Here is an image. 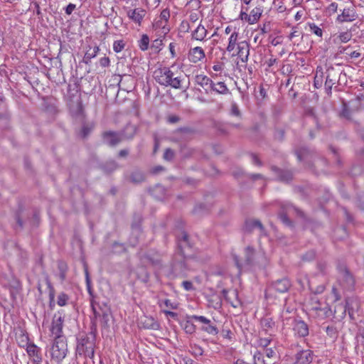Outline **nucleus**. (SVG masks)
Segmentation results:
<instances>
[{
  "label": "nucleus",
  "instance_id": "f257e3e1",
  "mask_svg": "<svg viewBox=\"0 0 364 364\" xmlns=\"http://www.w3.org/2000/svg\"><path fill=\"white\" fill-rule=\"evenodd\" d=\"M95 348V336L90 334H80L77 338L76 355L83 358H93Z\"/></svg>",
  "mask_w": 364,
  "mask_h": 364
},
{
  "label": "nucleus",
  "instance_id": "f03ea898",
  "mask_svg": "<svg viewBox=\"0 0 364 364\" xmlns=\"http://www.w3.org/2000/svg\"><path fill=\"white\" fill-rule=\"evenodd\" d=\"M67 353L68 345L65 338H55L54 342L50 350L51 358L56 363H59L65 358Z\"/></svg>",
  "mask_w": 364,
  "mask_h": 364
},
{
  "label": "nucleus",
  "instance_id": "7ed1b4c3",
  "mask_svg": "<svg viewBox=\"0 0 364 364\" xmlns=\"http://www.w3.org/2000/svg\"><path fill=\"white\" fill-rule=\"evenodd\" d=\"M91 307L95 320H100L103 325H107L110 310L109 306L104 302L100 303L94 299L91 301Z\"/></svg>",
  "mask_w": 364,
  "mask_h": 364
},
{
  "label": "nucleus",
  "instance_id": "20e7f679",
  "mask_svg": "<svg viewBox=\"0 0 364 364\" xmlns=\"http://www.w3.org/2000/svg\"><path fill=\"white\" fill-rule=\"evenodd\" d=\"M133 134L126 136L123 132H117L113 131H105L102 134L103 144L109 146H115L125 139H131Z\"/></svg>",
  "mask_w": 364,
  "mask_h": 364
},
{
  "label": "nucleus",
  "instance_id": "39448f33",
  "mask_svg": "<svg viewBox=\"0 0 364 364\" xmlns=\"http://www.w3.org/2000/svg\"><path fill=\"white\" fill-rule=\"evenodd\" d=\"M294 215L300 217L304 216V213L299 209L291 205L287 204L282 206V210L279 213V217L284 225L287 226H292V223L289 220V217Z\"/></svg>",
  "mask_w": 364,
  "mask_h": 364
},
{
  "label": "nucleus",
  "instance_id": "423d86ee",
  "mask_svg": "<svg viewBox=\"0 0 364 364\" xmlns=\"http://www.w3.org/2000/svg\"><path fill=\"white\" fill-rule=\"evenodd\" d=\"M341 73V72L340 70L336 69L333 66H329L326 68L325 88L328 94L331 93L332 87L338 81Z\"/></svg>",
  "mask_w": 364,
  "mask_h": 364
},
{
  "label": "nucleus",
  "instance_id": "0eeeda50",
  "mask_svg": "<svg viewBox=\"0 0 364 364\" xmlns=\"http://www.w3.org/2000/svg\"><path fill=\"white\" fill-rule=\"evenodd\" d=\"M247 11V8L242 7L240 14V18L242 21H247L250 24L257 23L262 14V9L260 7L254 8L249 14Z\"/></svg>",
  "mask_w": 364,
  "mask_h": 364
},
{
  "label": "nucleus",
  "instance_id": "6e6552de",
  "mask_svg": "<svg viewBox=\"0 0 364 364\" xmlns=\"http://www.w3.org/2000/svg\"><path fill=\"white\" fill-rule=\"evenodd\" d=\"M191 319H194L204 324L201 330L208 333V334L216 336L219 331L216 326L213 325L210 320L203 316L193 315L188 317Z\"/></svg>",
  "mask_w": 364,
  "mask_h": 364
},
{
  "label": "nucleus",
  "instance_id": "1a4fd4ad",
  "mask_svg": "<svg viewBox=\"0 0 364 364\" xmlns=\"http://www.w3.org/2000/svg\"><path fill=\"white\" fill-rule=\"evenodd\" d=\"M63 321L64 316L61 312L58 311L54 314L51 323L50 331L52 334L55 336V338L63 337L61 335L63 332Z\"/></svg>",
  "mask_w": 364,
  "mask_h": 364
},
{
  "label": "nucleus",
  "instance_id": "9d476101",
  "mask_svg": "<svg viewBox=\"0 0 364 364\" xmlns=\"http://www.w3.org/2000/svg\"><path fill=\"white\" fill-rule=\"evenodd\" d=\"M341 14L336 18V21L338 23L352 22L358 17L355 8L351 4L349 6L341 9Z\"/></svg>",
  "mask_w": 364,
  "mask_h": 364
},
{
  "label": "nucleus",
  "instance_id": "9b49d317",
  "mask_svg": "<svg viewBox=\"0 0 364 364\" xmlns=\"http://www.w3.org/2000/svg\"><path fill=\"white\" fill-rule=\"evenodd\" d=\"M222 293L225 300L229 302L232 307L237 308L241 305V301L238 298V291L237 289L231 291L223 289Z\"/></svg>",
  "mask_w": 364,
  "mask_h": 364
},
{
  "label": "nucleus",
  "instance_id": "f8f14e48",
  "mask_svg": "<svg viewBox=\"0 0 364 364\" xmlns=\"http://www.w3.org/2000/svg\"><path fill=\"white\" fill-rule=\"evenodd\" d=\"M195 82L200 85L206 94L211 93L213 88V80L205 75H197L195 77Z\"/></svg>",
  "mask_w": 364,
  "mask_h": 364
},
{
  "label": "nucleus",
  "instance_id": "ddd939ff",
  "mask_svg": "<svg viewBox=\"0 0 364 364\" xmlns=\"http://www.w3.org/2000/svg\"><path fill=\"white\" fill-rule=\"evenodd\" d=\"M236 55L242 63H247L250 55V45L246 41L237 43Z\"/></svg>",
  "mask_w": 364,
  "mask_h": 364
},
{
  "label": "nucleus",
  "instance_id": "4468645a",
  "mask_svg": "<svg viewBox=\"0 0 364 364\" xmlns=\"http://www.w3.org/2000/svg\"><path fill=\"white\" fill-rule=\"evenodd\" d=\"M293 331L299 337H305L309 334L308 326L301 320H294Z\"/></svg>",
  "mask_w": 364,
  "mask_h": 364
},
{
  "label": "nucleus",
  "instance_id": "2eb2a0df",
  "mask_svg": "<svg viewBox=\"0 0 364 364\" xmlns=\"http://www.w3.org/2000/svg\"><path fill=\"white\" fill-rule=\"evenodd\" d=\"M171 75L168 68H159L154 72V78L160 85L166 86L168 77Z\"/></svg>",
  "mask_w": 364,
  "mask_h": 364
},
{
  "label": "nucleus",
  "instance_id": "dca6fc26",
  "mask_svg": "<svg viewBox=\"0 0 364 364\" xmlns=\"http://www.w3.org/2000/svg\"><path fill=\"white\" fill-rule=\"evenodd\" d=\"M205 57V52L201 47L197 46L191 48L188 54V60L193 63H196Z\"/></svg>",
  "mask_w": 364,
  "mask_h": 364
},
{
  "label": "nucleus",
  "instance_id": "f3484780",
  "mask_svg": "<svg viewBox=\"0 0 364 364\" xmlns=\"http://www.w3.org/2000/svg\"><path fill=\"white\" fill-rule=\"evenodd\" d=\"M291 286L290 281L287 278H283L273 282L271 289L279 293H285L289 289Z\"/></svg>",
  "mask_w": 364,
  "mask_h": 364
},
{
  "label": "nucleus",
  "instance_id": "a211bd4d",
  "mask_svg": "<svg viewBox=\"0 0 364 364\" xmlns=\"http://www.w3.org/2000/svg\"><path fill=\"white\" fill-rule=\"evenodd\" d=\"M26 352L32 360L36 363H39L42 360L41 349L33 343H30L26 346Z\"/></svg>",
  "mask_w": 364,
  "mask_h": 364
},
{
  "label": "nucleus",
  "instance_id": "6ab92c4d",
  "mask_svg": "<svg viewBox=\"0 0 364 364\" xmlns=\"http://www.w3.org/2000/svg\"><path fill=\"white\" fill-rule=\"evenodd\" d=\"M297 364H310L313 360V353L310 350H302L296 355Z\"/></svg>",
  "mask_w": 364,
  "mask_h": 364
},
{
  "label": "nucleus",
  "instance_id": "aec40b11",
  "mask_svg": "<svg viewBox=\"0 0 364 364\" xmlns=\"http://www.w3.org/2000/svg\"><path fill=\"white\" fill-rule=\"evenodd\" d=\"M146 11L141 8L130 9L127 11V15L134 22L141 24V21L146 15Z\"/></svg>",
  "mask_w": 364,
  "mask_h": 364
},
{
  "label": "nucleus",
  "instance_id": "412c9836",
  "mask_svg": "<svg viewBox=\"0 0 364 364\" xmlns=\"http://www.w3.org/2000/svg\"><path fill=\"white\" fill-rule=\"evenodd\" d=\"M259 229L261 233H263L264 230L262 224L257 220H247L244 225V230L247 232H251L254 229Z\"/></svg>",
  "mask_w": 364,
  "mask_h": 364
},
{
  "label": "nucleus",
  "instance_id": "4be33fe9",
  "mask_svg": "<svg viewBox=\"0 0 364 364\" xmlns=\"http://www.w3.org/2000/svg\"><path fill=\"white\" fill-rule=\"evenodd\" d=\"M207 30L206 28L199 24L197 28L192 32L191 38L196 41H202L205 39L207 36Z\"/></svg>",
  "mask_w": 364,
  "mask_h": 364
},
{
  "label": "nucleus",
  "instance_id": "5701e85b",
  "mask_svg": "<svg viewBox=\"0 0 364 364\" xmlns=\"http://www.w3.org/2000/svg\"><path fill=\"white\" fill-rule=\"evenodd\" d=\"M182 79L181 77H173V73L171 70V75L168 77L166 87L170 86L174 89L182 88Z\"/></svg>",
  "mask_w": 364,
  "mask_h": 364
},
{
  "label": "nucleus",
  "instance_id": "b1692460",
  "mask_svg": "<svg viewBox=\"0 0 364 364\" xmlns=\"http://www.w3.org/2000/svg\"><path fill=\"white\" fill-rule=\"evenodd\" d=\"M100 51L98 46H89L84 55L83 62L86 64L90 63L92 58H95Z\"/></svg>",
  "mask_w": 364,
  "mask_h": 364
},
{
  "label": "nucleus",
  "instance_id": "393cba45",
  "mask_svg": "<svg viewBox=\"0 0 364 364\" xmlns=\"http://www.w3.org/2000/svg\"><path fill=\"white\" fill-rule=\"evenodd\" d=\"M239 33L237 30H234L230 34L228 39V45L227 46V51L232 52L235 49L236 46H237Z\"/></svg>",
  "mask_w": 364,
  "mask_h": 364
},
{
  "label": "nucleus",
  "instance_id": "a878e982",
  "mask_svg": "<svg viewBox=\"0 0 364 364\" xmlns=\"http://www.w3.org/2000/svg\"><path fill=\"white\" fill-rule=\"evenodd\" d=\"M272 170L277 173L278 179L281 181L287 182L291 179L292 173L289 171L281 170L276 167H273Z\"/></svg>",
  "mask_w": 364,
  "mask_h": 364
},
{
  "label": "nucleus",
  "instance_id": "bb28decb",
  "mask_svg": "<svg viewBox=\"0 0 364 364\" xmlns=\"http://www.w3.org/2000/svg\"><path fill=\"white\" fill-rule=\"evenodd\" d=\"M352 38V33L350 31L341 32L338 35L333 36V41L336 43H347Z\"/></svg>",
  "mask_w": 364,
  "mask_h": 364
},
{
  "label": "nucleus",
  "instance_id": "cd10ccee",
  "mask_svg": "<svg viewBox=\"0 0 364 364\" xmlns=\"http://www.w3.org/2000/svg\"><path fill=\"white\" fill-rule=\"evenodd\" d=\"M213 92L221 95H225L228 92V88L224 82H219L218 83H214L213 82L211 92Z\"/></svg>",
  "mask_w": 364,
  "mask_h": 364
},
{
  "label": "nucleus",
  "instance_id": "c85d7f7f",
  "mask_svg": "<svg viewBox=\"0 0 364 364\" xmlns=\"http://www.w3.org/2000/svg\"><path fill=\"white\" fill-rule=\"evenodd\" d=\"M255 260V250L248 246L245 249V262L246 264H252Z\"/></svg>",
  "mask_w": 364,
  "mask_h": 364
},
{
  "label": "nucleus",
  "instance_id": "c756f323",
  "mask_svg": "<svg viewBox=\"0 0 364 364\" xmlns=\"http://www.w3.org/2000/svg\"><path fill=\"white\" fill-rule=\"evenodd\" d=\"M153 28L155 30L161 28V33H163L164 35L167 34L170 31V28L167 26V23H165L164 22H163V21H160V19L155 21V22L153 23Z\"/></svg>",
  "mask_w": 364,
  "mask_h": 364
},
{
  "label": "nucleus",
  "instance_id": "7c9ffc66",
  "mask_svg": "<svg viewBox=\"0 0 364 364\" xmlns=\"http://www.w3.org/2000/svg\"><path fill=\"white\" fill-rule=\"evenodd\" d=\"M308 26L309 27V31L312 33L321 38L323 37V30L320 26H317L314 23H309Z\"/></svg>",
  "mask_w": 364,
  "mask_h": 364
},
{
  "label": "nucleus",
  "instance_id": "2f4dec72",
  "mask_svg": "<svg viewBox=\"0 0 364 364\" xmlns=\"http://www.w3.org/2000/svg\"><path fill=\"white\" fill-rule=\"evenodd\" d=\"M261 326L264 331H267L274 327V322L271 318L266 317L261 320Z\"/></svg>",
  "mask_w": 364,
  "mask_h": 364
},
{
  "label": "nucleus",
  "instance_id": "473e14b6",
  "mask_svg": "<svg viewBox=\"0 0 364 364\" xmlns=\"http://www.w3.org/2000/svg\"><path fill=\"white\" fill-rule=\"evenodd\" d=\"M343 279L346 283L347 287H352L354 284V279L350 273L347 270L344 269L342 272Z\"/></svg>",
  "mask_w": 364,
  "mask_h": 364
},
{
  "label": "nucleus",
  "instance_id": "72a5a7b5",
  "mask_svg": "<svg viewBox=\"0 0 364 364\" xmlns=\"http://www.w3.org/2000/svg\"><path fill=\"white\" fill-rule=\"evenodd\" d=\"M149 38L146 34H143L141 39L139 41V48L144 51L146 50L149 48Z\"/></svg>",
  "mask_w": 364,
  "mask_h": 364
},
{
  "label": "nucleus",
  "instance_id": "f704fd0d",
  "mask_svg": "<svg viewBox=\"0 0 364 364\" xmlns=\"http://www.w3.org/2000/svg\"><path fill=\"white\" fill-rule=\"evenodd\" d=\"M130 178L134 183H141L144 180V175L141 171H134L132 173Z\"/></svg>",
  "mask_w": 364,
  "mask_h": 364
},
{
  "label": "nucleus",
  "instance_id": "c9c22d12",
  "mask_svg": "<svg viewBox=\"0 0 364 364\" xmlns=\"http://www.w3.org/2000/svg\"><path fill=\"white\" fill-rule=\"evenodd\" d=\"M125 46H126V43L124 41H123V40L115 41H114V43H113V50L116 53H119L125 48Z\"/></svg>",
  "mask_w": 364,
  "mask_h": 364
},
{
  "label": "nucleus",
  "instance_id": "e433bc0d",
  "mask_svg": "<svg viewBox=\"0 0 364 364\" xmlns=\"http://www.w3.org/2000/svg\"><path fill=\"white\" fill-rule=\"evenodd\" d=\"M309 288L311 292L314 294H321L323 292L325 289V287L323 284L318 285L317 287H314L311 282L308 281Z\"/></svg>",
  "mask_w": 364,
  "mask_h": 364
},
{
  "label": "nucleus",
  "instance_id": "4c0bfd02",
  "mask_svg": "<svg viewBox=\"0 0 364 364\" xmlns=\"http://www.w3.org/2000/svg\"><path fill=\"white\" fill-rule=\"evenodd\" d=\"M327 335L332 339H336L338 336V331L335 326H328L326 328Z\"/></svg>",
  "mask_w": 364,
  "mask_h": 364
},
{
  "label": "nucleus",
  "instance_id": "58836bf2",
  "mask_svg": "<svg viewBox=\"0 0 364 364\" xmlns=\"http://www.w3.org/2000/svg\"><path fill=\"white\" fill-rule=\"evenodd\" d=\"M183 328L187 333H193L196 331V326L189 320L184 323Z\"/></svg>",
  "mask_w": 364,
  "mask_h": 364
},
{
  "label": "nucleus",
  "instance_id": "ea45409f",
  "mask_svg": "<svg viewBox=\"0 0 364 364\" xmlns=\"http://www.w3.org/2000/svg\"><path fill=\"white\" fill-rule=\"evenodd\" d=\"M230 114L240 118L242 114L238 105L235 102H232L230 107Z\"/></svg>",
  "mask_w": 364,
  "mask_h": 364
},
{
  "label": "nucleus",
  "instance_id": "a19ab883",
  "mask_svg": "<svg viewBox=\"0 0 364 364\" xmlns=\"http://www.w3.org/2000/svg\"><path fill=\"white\" fill-rule=\"evenodd\" d=\"M68 300V296L65 293H60L58 296L57 303L60 306H65Z\"/></svg>",
  "mask_w": 364,
  "mask_h": 364
},
{
  "label": "nucleus",
  "instance_id": "79ce46f5",
  "mask_svg": "<svg viewBox=\"0 0 364 364\" xmlns=\"http://www.w3.org/2000/svg\"><path fill=\"white\" fill-rule=\"evenodd\" d=\"M170 18V11L168 9H164L159 16L160 21H163L165 23H167Z\"/></svg>",
  "mask_w": 364,
  "mask_h": 364
},
{
  "label": "nucleus",
  "instance_id": "37998d69",
  "mask_svg": "<svg viewBox=\"0 0 364 364\" xmlns=\"http://www.w3.org/2000/svg\"><path fill=\"white\" fill-rule=\"evenodd\" d=\"M118 167V164L116 161H108L106 163V164L105 165V168L107 171H112L115 169H117Z\"/></svg>",
  "mask_w": 364,
  "mask_h": 364
},
{
  "label": "nucleus",
  "instance_id": "c03bdc74",
  "mask_svg": "<svg viewBox=\"0 0 364 364\" xmlns=\"http://www.w3.org/2000/svg\"><path fill=\"white\" fill-rule=\"evenodd\" d=\"M316 257V253L314 251L311 250L307 252L305 255L302 256V260L309 262L313 260Z\"/></svg>",
  "mask_w": 364,
  "mask_h": 364
},
{
  "label": "nucleus",
  "instance_id": "a18cd8bd",
  "mask_svg": "<svg viewBox=\"0 0 364 364\" xmlns=\"http://www.w3.org/2000/svg\"><path fill=\"white\" fill-rule=\"evenodd\" d=\"M317 269L321 274H325L327 273L328 265L326 262H319L317 264Z\"/></svg>",
  "mask_w": 364,
  "mask_h": 364
},
{
  "label": "nucleus",
  "instance_id": "49530a36",
  "mask_svg": "<svg viewBox=\"0 0 364 364\" xmlns=\"http://www.w3.org/2000/svg\"><path fill=\"white\" fill-rule=\"evenodd\" d=\"M188 235L186 232L182 233V238L179 240V247L181 248L185 247L186 246H189L188 242Z\"/></svg>",
  "mask_w": 364,
  "mask_h": 364
},
{
  "label": "nucleus",
  "instance_id": "de8ad7c7",
  "mask_svg": "<svg viewBox=\"0 0 364 364\" xmlns=\"http://www.w3.org/2000/svg\"><path fill=\"white\" fill-rule=\"evenodd\" d=\"M28 336H25L24 334H21L18 338V343L20 346L25 347L28 345Z\"/></svg>",
  "mask_w": 364,
  "mask_h": 364
},
{
  "label": "nucleus",
  "instance_id": "09e8293b",
  "mask_svg": "<svg viewBox=\"0 0 364 364\" xmlns=\"http://www.w3.org/2000/svg\"><path fill=\"white\" fill-rule=\"evenodd\" d=\"M174 157V151L171 149H166L164 154V159L166 161H171Z\"/></svg>",
  "mask_w": 364,
  "mask_h": 364
},
{
  "label": "nucleus",
  "instance_id": "8fccbe9b",
  "mask_svg": "<svg viewBox=\"0 0 364 364\" xmlns=\"http://www.w3.org/2000/svg\"><path fill=\"white\" fill-rule=\"evenodd\" d=\"M192 353L196 356H200L203 353V350L198 345L191 346Z\"/></svg>",
  "mask_w": 364,
  "mask_h": 364
},
{
  "label": "nucleus",
  "instance_id": "3c124183",
  "mask_svg": "<svg viewBox=\"0 0 364 364\" xmlns=\"http://www.w3.org/2000/svg\"><path fill=\"white\" fill-rule=\"evenodd\" d=\"M308 150L306 149H302L296 152L297 158L299 161H304L306 159V154Z\"/></svg>",
  "mask_w": 364,
  "mask_h": 364
},
{
  "label": "nucleus",
  "instance_id": "603ef678",
  "mask_svg": "<svg viewBox=\"0 0 364 364\" xmlns=\"http://www.w3.org/2000/svg\"><path fill=\"white\" fill-rule=\"evenodd\" d=\"M191 28V26L188 21L184 20L181 23L180 29L183 32H188Z\"/></svg>",
  "mask_w": 364,
  "mask_h": 364
},
{
  "label": "nucleus",
  "instance_id": "864d4df0",
  "mask_svg": "<svg viewBox=\"0 0 364 364\" xmlns=\"http://www.w3.org/2000/svg\"><path fill=\"white\" fill-rule=\"evenodd\" d=\"M271 341L272 340L270 338H260L259 340V345L260 346L266 348L269 345Z\"/></svg>",
  "mask_w": 364,
  "mask_h": 364
},
{
  "label": "nucleus",
  "instance_id": "5fc2aeb1",
  "mask_svg": "<svg viewBox=\"0 0 364 364\" xmlns=\"http://www.w3.org/2000/svg\"><path fill=\"white\" fill-rule=\"evenodd\" d=\"M180 121V117L176 115H170L167 117V122L170 124H176Z\"/></svg>",
  "mask_w": 364,
  "mask_h": 364
},
{
  "label": "nucleus",
  "instance_id": "6e6d98bb",
  "mask_svg": "<svg viewBox=\"0 0 364 364\" xmlns=\"http://www.w3.org/2000/svg\"><path fill=\"white\" fill-rule=\"evenodd\" d=\"M182 287L186 290V291H191L193 289V285L191 282L189 281H183L182 282Z\"/></svg>",
  "mask_w": 364,
  "mask_h": 364
},
{
  "label": "nucleus",
  "instance_id": "4d7b16f0",
  "mask_svg": "<svg viewBox=\"0 0 364 364\" xmlns=\"http://www.w3.org/2000/svg\"><path fill=\"white\" fill-rule=\"evenodd\" d=\"M48 288L50 289L49 299H50V301L51 303L54 301V299H55V290H54L53 287L51 286L50 283L48 282Z\"/></svg>",
  "mask_w": 364,
  "mask_h": 364
},
{
  "label": "nucleus",
  "instance_id": "13d9d810",
  "mask_svg": "<svg viewBox=\"0 0 364 364\" xmlns=\"http://www.w3.org/2000/svg\"><path fill=\"white\" fill-rule=\"evenodd\" d=\"M109 58L107 57H103L100 60V64L101 66L105 68L109 65Z\"/></svg>",
  "mask_w": 364,
  "mask_h": 364
},
{
  "label": "nucleus",
  "instance_id": "bf43d9fd",
  "mask_svg": "<svg viewBox=\"0 0 364 364\" xmlns=\"http://www.w3.org/2000/svg\"><path fill=\"white\" fill-rule=\"evenodd\" d=\"M176 132H179V133L188 134H192L193 132V129L189 127L179 128L177 129Z\"/></svg>",
  "mask_w": 364,
  "mask_h": 364
},
{
  "label": "nucleus",
  "instance_id": "052dcab7",
  "mask_svg": "<svg viewBox=\"0 0 364 364\" xmlns=\"http://www.w3.org/2000/svg\"><path fill=\"white\" fill-rule=\"evenodd\" d=\"M75 5L73 4H69L65 8V13L68 15H70L75 9Z\"/></svg>",
  "mask_w": 364,
  "mask_h": 364
},
{
  "label": "nucleus",
  "instance_id": "680f3d73",
  "mask_svg": "<svg viewBox=\"0 0 364 364\" xmlns=\"http://www.w3.org/2000/svg\"><path fill=\"white\" fill-rule=\"evenodd\" d=\"M164 304L165 306L171 309H176L177 308V306L173 303L171 302L169 299H166L164 301Z\"/></svg>",
  "mask_w": 364,
  "mask_h": 364
},
{
  "label": "nucleus",
  "instance_id": "e2e57ef3",
  "mask_svg": "<svg viewBox=\"0 0 364 364\" xmlns=\"http://www.w3.org/2000/svg\"><path fill=\"white\" fill-rule=\"evenodd\" d=\"M252 161L254 164L257 166H262V162L259 159L257 155L255 154H251Z\"/></svg>",
  "mask_w": 364,
  "mask_h": 364
},
{
  "label": "nucleus",
  "instance_id": "0e129e2a",
  "mask_svg": "<svg viewBox=\"0 0 364 364\" xmlns=\"http://www.w3.org/2000/svg\"><path fill=\"white\" fill-rule=\"evenodd\" d=\"M265 355L268 358H272L275 355V351L272 348H266Z\"/></svg>",
  "mask_w": 364,
  "mask_h": 364
},
{
  "label": "nucleus",
  "instance_id": "69168bd1",
  "mask_svg": "<svg viewBox=\"0 0 364 364\" xmlns=\"http://www.w3.org/2000/svg\"><path fill=\"white\" fill-rule=\"evenodd\" d=\"M232 257L237 267L239 269H241L242 267V264L240 262L238 257L236 255H233Z\"/></svg>",
  "mask_w": 364,
  "mask_h": 364
},
{
  "label": "nucleus",
  "instance_id": "338daca9",
  "mask_svg": "<svg viewBox=\"0 0 364 364\" xmlns=\"http://www.w3.org/2000/svg\"><path fill=\"white\" fill-rule=\"evenodd\" d=\"M338 4H336L335 2L331 3L328 6L329 11H331L333 13H336L338 10Z\"/></svg>",
  "mask_w": 364,
  "mask_h": 364
},
{
  "label": "nucleus",
  "instance_id": "774afa93",
  "mask_svg": "<svg viewBox=\"0 0 364 364\" xmlns=\"http://www.w3.org/2000/svg\"><path fill=\"white\" fill-rule=\"evenodd\" d=\"M315 75H317V76L321 77H324L323 68L321 66L317 67Z\"/></svg>",
  "mask_w": 364,
  "mask_h": 364
}]
</instances>
